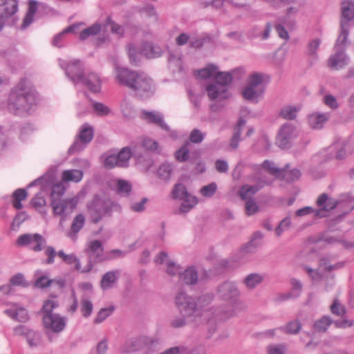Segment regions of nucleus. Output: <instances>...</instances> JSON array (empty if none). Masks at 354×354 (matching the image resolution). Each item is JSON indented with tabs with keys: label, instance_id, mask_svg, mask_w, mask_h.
<instances>
[{
	"label": "nucleus",
	"instance_id": "nucleus-7",
	"mask_svg": "<svg viewBox=\"0 0 354 354\" xmlns=\"http://www.w3.org/2000/svg\"><path fill=\"white\" fill-rule=\"evenodd\" d=\"M175 304L181 315L187 317H198V307L196 299L186 292H178L175 297Z\"/></svg>",
	"mask_w": 354,
	"mask_h": 354
},
{
	"label": "nucleus",
	"instance_id": "nucleus-50",
	"mask_svg": "<svg viewBox=\"0 0 354 354\" xmlns=\"http://www.w3.org/2000/svg\"><path fill=\"white\" fill-rule=\"evenodd\" d=\"M118 165L120 167H124L128 165L129 160L131 156V152L127 147L123 148L118 154Z\"/></svg>",
	"mask_w": 354,
	"mask_h": 354
},
{
	"label": "nucleus",
	"instance_id": "nucleus-46",
	"mask_svg": "<svg viewBox=\"0 0 354 354\" xmlns=\"http://www.w3.org/2000/svg\"><path fill=\"white\" fill-rule=\"evenodd\" d=\"M218 67L214 64H209L206 67L198 71L197 76L201 79L215 77Z\"/></svg>",
	"mask_w": 354,
	"mask_h": 354
},
{
	"label": "nucleus",
	"instance_id": "nucleus-16",
	"mask_svg": "<svg viewBox=\"0 0 354 354\" xmlns=\"http://www.w3.org/2000/svg\"><path fill=\"white\" fill-rule=\"evenodd\" d=\"M204 279L202 272H199L194 266H188L181 272H179V280L184 284L188 286L196 285L200 281Z\"/></svg>",
	"mask_w": 354,
	"mask_h": 354
},
{
	"label": "nucleus",
	"instance_id": "nucleus-41",
	"mask_svg": "<svg viewBox=\"0 0 354 354\" xmlns=\"http://www.w3.org/2000/svg\"><path fill=\"white\" fill-rule=\"evenodd\" d=\"M348 28L349 26H347L345 22H343L342 24H341V33L336 40L334 48L344 49L346 50Z\"/></svg>",
	"mask_w": 354,
	"mask_h": 354
},
{
	"label": "nucleus",
	"instance_id": "nucleus-4",
	"mask_svg": "<svg viewBox=\"0 0 354 354\" xmlns=\"http://www.w3.org/2000/svg\"><path fill=\"white\" fill-rule=\"evenodd\" d=\"M316 204L319 209L315 210V216L320 218L326 216L328 212L337 207H339L344 214L354 209V199L349 194H342L336 199L323 193L317 198Z\"/></svg>",
	"mask_w": 354,
	"mask_h": 354
},
{
	"label": "nucleus",
	"instance_id": "nucleus-3",
	"mask_svg": "<svg viewBox=\"0 0 354 354\" xmlns=\"http://www.w3.org/2000/svg\"><path fill=\"white\" fill-rule=\"evenodd\" d=\"M216 292L220 299L230 303V308L224 312L226 317L236 316L244 310L245 305L239 299L241 291L236 282L224 281L217 286Z\"/></svg>",
	"mask_w": 354,
	"mask_h": 354
},
{
	"label": "nucleus",
	"instance_id": "nucleus-49",
	"mask_svg": "<svg viewBox=\"0 0 354 354\" xmlns=\"http://www.w3.org/2000/svg\"><path fill=\"white\" fill-rule=\"evenodd\" d=\"M299 6L298 5L290 6L286 8V16L281 19L283 25L292 26L294 23L291 19L292 17H295L299 11Z\"/></svg>",
	"mask_w": 354,
	"mask_h": 354
},
{
	"label": "nucleus",
	"instance_id": "nucleus-57",
	"mask_svg": "<svg viewBox=\"0 0 354 354\" xmlns=\"http://www.w3.org/2000/svg\"><path fill=\"white\" fill-rule=\"evenodd\" d=\"M83 25V24H75L65 28L61 33L55 35L53 40V44L55 46H59V43L66 33L74 32L77 28Z\"/></svg>",
	"mask_w": 354,
	"mask_h": 354
},
{
	"label": "nucleus",
	"instance_id": "nucleus-58",
	"mask_svg": "<svg viewBox=\"0 0 354 354\" xmlns=\"http://www.w3.org/2000/svg\"><path fill=\"white\" fill-rule=\"evenodd\" d=\"M301 328V325L297 320L290 322L286 326L279 328L281 330L288 334H297L300 331Z\"/></svg>",
	"mask_w": 354,
	"mask_h": 354
},
{
	"label": "nucleus",
	"instance_id": "nucleus-39",
	"mask_svg": "<svg viewBox=\"0 0 354 354\" xmlns=\"http://www.w3.org/2000/svg\"><path fill=\"white\" fill-rule=\"evenodd\" d=\"M300 109V105H286L281 109L280 115L286 120H294Z\"/></svg>",
	"mask_w": 354,
	"mask_h": 354
},
{
	"label": "nucleus",
	"instance_id": "nucleus-24",
	"mask_svg": "<svg viewBox=\"0 0 354 354\" xmlns=\"http://www.w3.org/2000/svg\"><path fill=\"white\" fill-rule=\"evenodd\" d=\"M140 53L147 58H156L161 55L162 50L152 43L145 42L141 44Z\"/></svg>",
	"mask_w": 354,
	"mask_h": 354
},
{
	"label": "nucleus",
	"instance_id": "nucleus-23",
	"mask_svg": "<svg viewBox=\"0 0 354 354\" xmlns=\"http://www.w3.org/2000/svg\"><path fill=\"white\" fill-rule=\"evenodd\" d=\"M213 299L214 295L212 293H206L196 299L198 307V317L203 316L204 319L207 318L210 309L203 310V308L209 304Z\"/></svg>",
	"mask_w": 354,
	"mask_h": 354
},
{
	"label": "nucleus",
	"instance_id": "nucleus-36",
	"mask_svg": "<svg viewBox=\"0 0 354 354\" xmlns=\"http://www.w3.org/2000/svg\"><path fill=\"white\" fill-rule=\"evenodd\" d=\"M245 124V120L242 118L239 119V120L238 121L237 125L234 128V134H233V136L232 137V138L230 140V147L232 150L236 149L239 147V143L241 140L240 136H241V131H242V127Z\"/></svg>",
	"mask_w": 354,
	"mask_h": 354
},
{
	"label": "nucleus",
	"instance_id": "nucleus-47",
	"mask_svg": "<svg viewBox=\"0 0 354 354\" xmlns=\"http://www.w3.org/2000/svg\"><path fill=\"white\" fill-rule=\"evenodd\" d=\"M214 79L215 81L214 82L223 85L227 88L232 82V74L228 72H219L217 70Z\"/></svg>",
	"mask_w": 354,
	"mask_h": 354
},
{
	"label": "nucleus",
	"instance_id": "nucleus-33",
	"mask_svg": "<svg viewBox=\"0 0 354 354\" xmlns=\"http://www.w3.org/2000/svg\"><path fill=\"white\" fill-rule=\"evenodd\" d=\"M263 277L258 273H251L247 275L242 283L249 290H253L262 283Z\"/></svg>",
	"mask_w": 354,
	"mask_h": 354
},
{
	"label": "nucleus",
	"instance_id": "nucleus-21",
	"mask_svg": "<svg viewBox=\"0 0 354 354\" xmlns=\"http://www.w3.org/2000/svg\"><path fill=\"white\" fill-rule=\"evenodd\" d=\"M86 252L88 254L90 261L95 262L101 261L103 255L102 242L99 240L90 241Z\"/></svg>",
	"mask_w": 354,
	"mask_h": 354
},
{
	"label": "nucleus",
	"instance_id": "nucleus-31",
	"mask_svg": "<svg viewBox=\"0 0 354 354\" xmlns=\"http://www.w3.org/2000/svg\"><path fill=\"white\" fill-rule=\"evenodd\" d=\"M263 234L260 231L255 232L252 234L250 241L247 245L242 248L241 252L243 254V255L254 252L259 245V243L257 242V241L261 240L263 238Z\"/></svg>",
	"mask_w": 354,
	"mask_h": 354
},
{
	"label": "nucleus",
	"instance_id": "nucleus-55",
	"mask_svg": "<svg viewBox=\"0 0 354 354\" xmlns=\"http://www.w3.org/2000/svg\"><path fill=\"white\" fill-rule=\"evenodd\" d=\"M114 309L115 308L113 306H109L106 308H101L97 313V315L94 319V323L98 324L103 322L113 313Z\"/></svg>",
	"mask_w": 354,
	"mask_h": 354
},
{
	"label": "nucleus",
	"instance_id": "nucleus-37",
	"mask_svg": "<svg viewBox=\"0 0 354 354\" xmlns=\"http://www.w3.org/2000/svg\"><path fill=\"white\" fill-rule=\"evenodd\" d=\"M333 323V320L330 317L324 315L315 322L313 328L317 333H325Z\"/></svg>",
	"mask_w": 354,
	"mask_h": 354
},
{
	"label": "nucleus",
	"instance_id": "nucleus-27",
	"mask_svg": "<svg viewBox=\"0 0 354 354\" xmlns=\"http://www.w3.org/2000/svg\"><path fill=\"white\" fill-rule=\"evenodd\" d=\"M4 312L11 318L20 322H26L29 318L27 310L17 305H15L12 308L6 309Z\"/></svg>",
	"mask_w": 354,
	"mask_h": 354
},
{
	"label": "nucleus",
	"instance_id": "nucleus-42",
	"mask_svg": "<svg viewBox=\"0 0 354 354\" xmlns=\"http://www.w3.org/2000/svg\"><path fill=\"white\" fill-rule=\"evenodd\" d=\"M80 308L82 315L88 317L91 315L93 310V305L88 296L84 294L81 299Z\"/></svg>",
	"mask_w": 354,
	"mask_h": 354
},
{
	"label": "nucleus",
	"instance_id": "nucleus-19",
	"mask_svg": "<svg viewBox=\"0 0 354 354\" xmlns=\"http://www.w3.org/2000/svg\"><path fill=\"white\" fill-rule=\"evenodd\" d=\"M140 118L147 122L155 124L166 131H169V127L165 122L162 114L158 111H142Z\"/></svg>",
	"mask_w": 354,
	"mask_h": 354
},
{
	"label": "nucleus",
	"instance_id": "nucleus-59",
	"mask_svg": "<svg viewBox=\"0 0 354 354\" xmlns=\"http://www.w3.org/2000/svg\"><path fill=\"white\" fill-rule=\"evenodd\" d=\"M217 190L216 183H211L207 185L203 186L200 189V194L205 198H212Z\"/></svg>",
	"mask_w": 354,
	"mask_h": 354
},
{
	"label": "nucleus",
	"instance_id": "nucleus-32",
	"mask_svg": "<svg viewBox=\"0 0 354 354\" xmlns=\"http://www.w3.org/2000/svg\"><path fill=\"white\" fill-rule=\"evenodd\" d=\"M263 185H245L241 187L239 191V196L242 200L245 201L249 200H253V196L259 192Z\"/></svg>",
	"mask_w": 354,
	"mask_h": 354
},
{
	"label": "nucleus",
	"instance_id": "nucleus-25",
	"mask_svg": "<svg viewBox=\"0 0 354 354\" xmlns=\"http://www.w3.org/2000/svg\"><path fill=\"white\" fill-rule=\"evenodd\" d=\"M328 118V113H313L308 115V124L313 129H320Z\"/></svg>",
	"mask_w": 354,
	"mask_h": 354
},
{
	"label": "nucleus",
	"instance_id": "nucleus-10",
	"mask_svg": "<svg viewBox=\"0 0 354 354\" xmlns=\"http://www.w3.org/2000/svg\"><path fill=\"white\" fill-rule=\"evenodd\" d=\"M46 241L41 234H24L19 236L17 240V245L24 247L28 246L29 248L35 252H40L46 246Z\"/></svg>",
	"mask_w": 354,
	"mask_h": 354
},
{
	"label": "nucleus",
	"instance_id": "nucleus-1",
	"mask_svg": "<svg viewBox=\"0 0 354 354\" xmlns=\"http://www.w3.org/2000/svg\"><path fill=\"white\" fill-rule=\"evenodd\" d=\"M113 75L117 83L131 89L139 98H147L155 92L156 84L147 74L122 67L116 59L113 61Z\"/></svg>",
	"mask_w": 354,
	"mask_h": 354
},
{
	"label": "nucleus",
	"instance_id": "nucleus-38",
	"mask_svg": "<svg viewBox=\"0 0 354 354\" xmlns=\"http://www.w3.org/2000/svg\"><path fill=\"white\" fill-rule=\"evenodd\" d=\"M172 171V165L168 162H165L159 166L156 174L159 179L168 182L171 178Z\"/></svg>",
	"mask_w": 354,
	"mask_h": 354
},
{
	"label": "nucleus",
	"instance_id": "nucleus-48",
	"mask_svg": "<svg viewBox=\"0 0 354 354\" xmlns=\"http://www.w3.org/2000/svg\"><path fill=\"white\" fill-rule=\"evenodd\" d=\"M330 310L333 315L340 317H343L346 313V307L338 299H335L333 301L330 306Z\"/></svg>",
	"mask_w": 354,
	"mask_h": 354
},
{
	"label": "nucleus",
	"instance_id": "nucleus-13",
	"mask_svg": "<svg viewBox=\"0 0 354 354\" xmlns=\"http://www.w3.org/2000/svg\"><path fill=\"white\" fill-rule=\"evenodd\" d=\"M77 204L76 198L62 199L53 198L51 201V206L53 213L55 215L66 216L71 214L75 208Z\"/></svg>",
	"mask_w": 354,
	"mask_h": 354
},
{
	"label": "nucleus",
	"instance_id": "nucleus-54",
	"mask_svg": "<svg viewBox=\"0 0 354 354\" xmlns=\"http://www.w3.org/2000/svg\"><path fill=\"white\" fill-rule=\"evenodd\" d=\"M101 30V26L98 24H94L90 27L84 29L80 34V39L85 40L90 36L97 35Z\"/></svg>",
	"mask_w": 354,
	"mask_h": 354
},
{
	"label": "nucleus",
	"instance_id": "nucleus-9",
	"mask_svg": "<svg viewBox=\"0 0 354 354\" xmlns=\"http://www.w3.org/2000/svg\"><path fill=\"white\" fill-rule=\"evenodd\" d=\"M172 196L174 198L183 201L180 207V211L186 213L192 209L197 203L198 199L196 196L189 194L184 185L176 184L173 190Z\"/></svg>",
	"mask_w": 354,
	"mask_h": 354
},
{
	"label": "nucleus",
	"instance_id": "nucleus-20",
	"mask_svg": "<svg viewBox=\"0 0 354 354\" xmlns=\"http://www.w3.org/2000/svg\"><path fill=\"white\" fill-rule=\"evenodd\" d=\"M80 82L85 85L90 91L93 93H98L101 90V81L99 76L94 73H89L83 75Z\"/></svg>",
	"mask_w": 354,
	"mask_h": 354
},
{
	"label": "nucleus",
	"instance_id": "nucleus-18",
	"mask_svg": "<svg viewBox=\"0 0 354 354\" xmlns=\"http://www.w3.org/2000/svg\"><path fill=\"white\" fill-rule=\"evenodd\" d=\"M205 91L210 100L220 102L230 97L227 88L215 82L207 84Z\"/></svg>",
	"mask_w": 354,
	"mask_h": 354
},
{
	"label": "nucleus",
	"instance_id": "nucleus-30",
	"mask_svg": "<svg viewBox=\"0 0 354 354\" xmlns=\"http://www.w3.org/2000/svg\"><path fill=\"white\" fill-rule=\"evenodd\" d=\"M331 151H335V157L338 160L344 159L348 153L352 152L349 149V145L345 141H338L330 147Z\"/></svg>",
	"mask_w": 354,
	"mask_h": 354
},
{
	"label": "nucleus",
	"instance_id": "nucleus-43",
	"mask_svg": "<svg viewBox=\"0 0 354 354\" xmlns=\"http://www.w3.org/2000/svg\"><path fill=\"white\" fill-rule=\"evenodd\" d=\"M28 196L27 192L24 189H18L15 190L12 194V205L17 209H21L23 207L21 201L26 199Z\"/></svg>",
	"mask_w": 354,
	"mask_h": 354
},
{
	"label": "nucleus",
	"instance_id": "nucleus-62",
	"mask_svg": "<svg viewBox=\"0 0 354 354\" xmlns=\"http://www.w3.org/2000/svg\"><path fill=\"white\" fill-rule=\"evenodd\" d=\"M286 346L283 344H270L266 348L268 354H286Z\"/></svg>",
	"mask_w": 354,
	"mask_h": 354
},
{
	"label": "nucleus",
	"instance_id": "nucleus-5",
	"mask_svg": "<svg viewBox=\"0 0 354 354\" xmlns=\"http://www.w3.org/2000/svg\"><path fill=\"white\" fill-rule=\"evenodd\" d=\"M92 222L98 223L104 216L121 210L120 205L106 196H95L87 205Z\"/></svg>",
	"mask_w": 354,
	"mask_h": 354
},
{
	"label": "nucleus",
	"instance_id": "nucleus-63",
	"mask_svg": "<svg viewBox=\"0 0 354 354\" xmlns=\"http://www.w3.org/2000/svg\"><path fill=\"white\" fill-rule=\"evenodd\" d=\"M189 144H185L183 147H181L179 149H178L175 153L174 156L176 160L179 162H185L188 160L189 158V149L187 148V145Z\"/></svg>",
	"mask_w": 354,
	"mask_h": 354
},
{
	"label": "nucleus",
	"instance_id": "nucleus-26",
	"mask_svg": "<svg viewBox=\"0 0 354 354\" xmlns=\"http://www.w3.org/2000/svg\"><path fill=\"white\" fill-rule=\"evenodd\" d=\"M119 274L118 270H112L105 273L100 281L101 288L103 290L112 288L118 281Z\"/></svg>",
	"mask_w": 354,
	"mask_h": 354
},
{
	"label": "nucleus",
	"instance_id": "nucleus-12",
	"mask_svg": "<svg viewBox=\"0 0 354 354\" xmlns=\"http://www.w3.org/2000/svg\"><path fill=\"white\" fill-rule=\"evenodd\" d=\"M350 63V57L344 49L333 48L326 61V66L332 71L344 69Z\"/></svg>",
	"mask_w": 354,
	"mask_h": 354
},
{
	"label": "nucleus",
	"instance_id": "nucleus-44",
	"mask_svg": "<svg viewBox=\"0 0 354 354\" xmlns=\"http://www.w3.org/2000/svg\"><path fill=\"white\" fill-rule=\"evenodd\" d=\"M37 9V1L31 0L29 2L28 10L21 25L22 28H26L33 21V17Z\"/></svg>",
	"mask_w": 354,
	"mask_h": 354
},
{
	"label": "nucleus",
	"instance_id": "nucleus-15",
	"mask_svg": "<svg viewBox=\"0 0 354 354\" xmlns=\"http://www.w3.org/2000/svg\"><path fill=\"white\" fill-rule=\"evenodd\" d=\"M151 343H152V339L147 336L131 338L123 344L120 352L123 354L134 353L142 349Z\"/></svg>",
	"mask_w": 354,
	"mask_h": 354
},
{
	"label": "nucleus",
	"instance_id": "nucleus-2",
	"mask_svg": "<svg viewBox=\"0 0 354 354\" xmlns=\"http://www.w3.org/2000/svg\"><path fill=\"white\" fill-rule=\"evenodd\" d=\"M34 100V90L30 82L22 80L11 91L8 100V109L15 115L23 114L30 110Z\"/></svg>",
	"mask_w": 354,
	"mask_h": 354
},
{
	"label": "nucleus",
	"instance_id": "nucleus-60",
	"mask_svg": "<svg viewBox=\"0 0 354 354\" xmlns=\"http://www.w3.org/2000/svg\"><path fill=\"white\" fill-rule=\"evenodd\" d=\"M142 146L149 151H156L157 153H160L161 151L158 143L149 138H144L142 139Z\"/></svg>",
	"mask_w": 354,
	"mask_h": 354
},
{
	"label": "nucleus",
	"instance_id": "nucleus-56",
	"mask_svg": "<svg viewBox=\"0 0 354 354\" xmlns=\"http://www.w3.org/2000/svg\"><path fill=\"white\" fill-rule=\"evenodd\" d=\"M288 166L286 165V167ZM283 175V178L287 182H293L295 180H298L301 177V171L297 169H286L281 174Z\"/></svg>",
	"mask_w": 354,
	"mask_h": 354
},
{
	"label": "nucleus",
	"instance_id": "nucleus-6",
	"mask_svg": "<svg viewBox=\"0 0 354 354\" xmlns=\"http://www.w3.org/2000/svg\"><path fill=\"white\" fill-rule=\"evenodd\" d=\"M263 92V75L258 73L250 75L247 85L242 91L243 97L247 100L257 102Z\"/></svg>",
	"mask_w": 354,
	"mask_h": 354
},
{
	"label": "nucleus",
	"instance_id": "nucleus-11",
	"mask_svg": "<svg viewBox=\"0 0 354 354\" xmlns=\"http://www.w3.org/2000/svg\"><path fill=\"white\" fill-rule=\"evenodd\" d=\"M93 138V129L87 124L82 126L77 137L68 149V153L73 154L82 151Z\"/></svg>",
	"mask_w": 354,
	"mask_h": 354
},
{
	"label": "nucleus",
	"instance_id": "nucleus-64",
	"mask_svg": "<svg viewBox=\"0 0 354 354\" xmlns=\"http://www.w3.org/2000/svg\"><path fill=\"white\" fill-rule=\"evenodd\" d=\"M323 102L326 106L333 110H335L339 106L337 98L332 94H326L323 97Z\"/></svg>",
	"mask_w": 354,
	"mask_h": 354
},
{
	"label": "nucleus",
	"instance_id": "nucleus-40",
	"mask_svg": "<svg viewBox=\"0 0 354 354\" xmlns=\"http://www.w3.org/2000/svg\"><path fill=\"white\" fill-rule=\"evenodd\" d=\"M113 186L120 194L127 195L131 190V185L127 180L117 179L111 181Z\"/></svg>",
	"mask_w": 354,
	"mask_h": 354
},
{
	"label": "nucleus",
	"instance_id": "nucleus-45",
	"mask_svg": "<svg viewBox=\"0 0 354 354\" xmlns=\"http://www.w3.org/2000/svg\"><path fill=\"white\" fill-rule=\"evenodd\" d=\"M290 282L291 285L290 292L289 295L286 296L285 298H282V299H286L289 297H297L302 292L303 285L299 280L295 278H292Z\"/></svg>",
	"mask_w": 354,
	"mask_h": 354
},
{
	"label": "nucleus",
	"instance_id": "nucleus-28",
	"mask_svg": "<svg viewBox=\"0 0 354 354\" xmlns=\"http://www.w3.org/2000/svg\"><path fill=\"white\" fill-rule=\"evenodd\" d=\"M341 24L345 22L350 26V22L354 18V3L352 1H344L342 3Z\"/></svg>",
	"mask_w": 354,
	"mask_h": 354
},
{
	"label": "nucleus",
	"instance_id": "nucleus-53",
	"mask_svg": "<svg viewBox=\"0 0 354 354\" xmlns=\"http://www.w3.org/2000/svg\"><path fill=\"white\" fill-rule=\"evenodd\" d=\"M92 106L95 113L100 117L106 116L112 113L111 109L108 106L101 102H94Z\"/></svg>",
	"mask_w": 354,
	"mask_h": 354
},
{
	"label": "nucleus",
	"instance_id": "nucleus-29",
	"mask_svg": "<svg viewBox=\"0 0 354 354\" xmlns=\"http://www.w3.org/2000/svg\"><path fill=\"white\" fill-rule=\"evenodd\" d=\"M17 10L18 3L16 0H2V4L0 6V13L4 19L13 15Z\"/></svg>",
	"mask_w": 354,
	"mask_h": 354
},
{
	"label": "nucleus",
	"instance_id": "nucleus-51",
	"mask_svg": "<svg viewBox=\"0 0 354 354\" xmlns=\"http://www.w3.org/2000/svg\"><path fill=\"white\" fill-rule=\"evenodd\" d=\"M292 225L291 218L290 216H287L283 218L274 230L275 235L277 237H280L283 233L289 230Z\"/></svg>",
	"mask_w": 354,
	"mask_h": 354
},
{
	"label": "nucleus",
	"instance_id": "nucleus-52",
	"mask_svg": "<svg viewBox=\"0 0 354 354\" xmlns=\"http://www.w3.org/2000/svg\"><path fill=\"white\" fill-rule=\"evenodd\" d=\"M120 109L126 118H131L134 114V109L132 102L130 99L124 97L120 104Z\"/></svg>",
	"mask_w": 354,
	"mask_h": 354
},
{
	"label": "nucleus",
	"instance_id": "nucleus-17",
	"mask_svg": "<svg viewBox=\"0 0 354 354\" xmlns=\"http://www.w3.org/2000/svg\"><path fill=\"white\" fill-rule=\"evenodd\" d=\"M297 136L296 127L290 123L283 124L278 133L277 143L281 148L287 147L290 142Z\"/></svg>",
	"mask_w": 354,
	"mask_h": 354
},
{
	"label": "nucleus",
	"instance_id": "nucleus-8",
	"mask_svg": "<svg viewBox=\"0 0 354 354\" xmlns=\"http://www.w3.org/2000/svg\"><path fill=\"white\" fill-rule=\"evenodd\" d=\"M67 318L59 314L46 315L42 317V324L46 335L52 341L53 334L62 332L66 326Z\"/></svg>",
	"mask_w": 354,
	"mask_h": 354
},
{
	"label": "nucleus",
	"instance_id": "nucleus-34",
	"mask_svg": "<svg viewBox=\"0 0 354 354\" xmlns=\"http://www.w3.org/2000/svg\"><path fill=\"white\" fill-rule=\"evenodd\" d=\"M322 44V39L320 38H314L310 39L306 48V55L313 58V59H318V49Z\"/></svg>",
	"mask_w": 354,
	"mask_h": 354
},
{
	"label": "nucleus",
	"instance_id": "nucleus-22",
	"mask_svg": "<svg viewBox=\"0 0 354 354\" xmlns=\"http://www.w3.org/2000/svg\"><path fill=\"white\" fill-rule=\"evenodd\" d=\"M85 223V217L83 214H77L73 220L71 229L67 232L66 236L73 241H76L77 233L84 227Z\"/></svg>",
	"mask_w": 354,
	"mask_h": 354
},
{
	"label": "nucleus",
	"instance_id": "nucleus-61",
	"mask_svg": "<svg viewBox=\"0 0 354 354\" xmlns=\"http://www.w3.org/2000/svg\"><path fill=\"white\" fill-rule=\"evenodd\" d=\"M41 339L40 333L32 330H30L28 335L26 336L28 344L30 347H36L39 345Z\"/></svg>",
	"mask_w": 354,
	"mask_h": 354
},
{
	"label": "nucleus",
	"instance_id": "nucleus-14",
	"mask_svg": "<svg viewBox=\"0 0 354 354\" xmlns=\"http://www.w3.org/2000/svg\"><path fill=\"white\" fill-rule=\"evenodd\" d=\"M59 64L61 67L66 71V75L75 84L80 83L82 78L83 68L79 60H73L68 63L66 61L60 60Z\"/></svg>",
	"mask_w": 354,
	"mask_h": 354
},
{
	"label": "nucleus",
	"instance_id": "nucleus-35",
	"mask_svg": "<svg viewBox=\"0 0 354 354\" xmlns=\"http://www.w3.org/2000/svg\"><path fill=\"white\" fill-rule=\"evenodd\" d=\"M83 178V171L79 169L65 170L62 172V180L64 182L79 183Z\"/></svg>",
	"mask_w": 354,
	"mask_h": 354
}]
</instances>
